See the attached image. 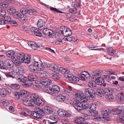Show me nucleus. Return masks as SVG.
<instances>
[{
	"label": "nucleus",
	"instance_id": "nucleus-11",
	"mask_svg": "<svg viewBox=\"0 0 124 124\" xmlns=\"http://www.w3.org/2000/svg\"><path fill=\"white\" fill-rule=\"evenodd\" d=\"M79 77L80 80H85L86 79L90 78V75L88 72L84 71L81 73L80 75L79 76Z\"/></svg>",
	"mask_w": 124,
	"mask_h": 124
},
{
	"label": "nucleus",
	"instance_id": "nucleus-63",
	"mask_svg": "<svg viewBox=\"0 0 124 124\" xmlns=\"http://www.w3.org/2000/svg\"><path fill=\"white\" fill-rule=\"evenodd\" d=\"M14 96L17 99H19L21 96L19 92H15L14 93Z\"/></svg>",
	"mask_w": 124,
	"mask_h": 124
},
{
	"label": "nucleus",
	"instance_id": "nucleus-41",
	"mask_svg": "<svg viewBox=\"0 0 124 124\" xmlns=\"http://www.w3.org/2000/svg\"><path fill=\"white\" fill-rule=\"evenodd\" d=\"M7 12L10 14H12L13 15L16 13L17 11L15 8H11L7 10Z\"/></svg>",
	"mask_w": 124,
	"mask_h": 124
},
{
	"label": "nucleus",
	"instance_id": "nucleus-33",
	"mask_svg": "<svg viewBox=\"0 0 124 124\" xmlns=\"http://www.w3.org/2000/svg\"><path fill=\"white\" fill-rule=\"evenodd\" d=\"M103 91L104 94L105 95L108 94L109 92H113V89L111 88H105L103 89Z\"/></svg>",
	"mask_w": 124,
	"mask_h": 124
},
{
	"label": "nucleus",
	"instance_id": "nucleus-15",
	"mask_svg": "<svg viewBox=\"0 0 124 124\" xmlns=\"http://www.w3.org/2000/svg\"><path fill=\"white\" fill-rule=\"evenodd\" d=\"M43 32L45 34L47 35L50 37L54 36V31L48 28L44 29L43 30Z\"/></svg>",
	"mask_w": 124,
	"mask_h": 124
},
{
	"label": "nucleus",
	"instance_id": "nucleus-32",
	"mask_svg": "<svg viewBox=\"0 0 124 124\" xmlns=\"http://www.w3.org/2000/svg\"><path fill=\"white\" fill-rule=\"evenodd\" d=\"M45 25V21L41 19H39L37 25L38 27L40 28H41Z\"/></svg>",
	"mask_w": 124,
	"mask_h": 124
},
{
	"label": "nucleus",
	"instance_id": "nucleus-42",
	"mask_svg": "<svg viewBox=\"0 0 124 124\" xmlns=\"http://www.w3.org/2000/svg\"><path fill=\"white\" fill-rule=\"evenodd\" d=\"M3 18L4 19L6 24L9 23L11 20V17L9 16H5Z\"/></svg>",
	"mask_w": 124,
	"mask_h": 124
},
{
	"label": "nucleus",
	"instance_id": "nucleus-16",
	"mask_svg": "<svg viewBox=\"0 0 124 124\" xmlns=\"http://www.w3.org/2000/svg\"><path fill=\"white\" fill-rule=\"evenodd\" d=\"M103 71L99 70H96L93 72V75L92 76V78L93 79L101 77Z\"/></svg>",
	"mask_w": 124,
	"mask_h": 124
},
{
	"label": "nucleus",
	"instance_id": "nucleus-50",
	"mask_svg": "<svg viewBox=\"0 0 124 124\" xmlns=\"http://www.w3.org/2000/svg\"><path fill=\"white\" fill-rule=\"evenodd\" d=\"M37 11L34 9H28V13L31 15H34L36 14Z\"/></svg>",
	"mask_w": 124,
	"mask_h": 124
},
{
	"label": "nucleus",
	"instance_id": "nucleus-10",
	"mask_svg": "<svg viewBox=\"0 0 124 124\" xmlns=\"http://www.w3.org/2000/svg\"><path fill=\"white\" fill-rule=\"evenodd\" d=\"M60 31L64 36H71L72 32L71 30L66 26H62L60 28Z\"/></svg>",
	"mask_w": 124,
	"mask_h": 124
},
{
	"label": "nucleus",
	"instance_id": "nucleus-47",
	"mask_svg": "<svg viewBox=\"0 0 124 124\" xmlns=\"http://www.w3.org/2000/svg\"><path fill=\"white\" fill-rule=\"evenodd\" d=\"M57 114L59 116L63 117L64 116V110L61 109H59L57 111Z\"/></svg>",
	"mask_w": 124,
	"mask_h": 124
},
{
	"label": "nucleus",
	"instance_id": "nucleus-59",
	"mask_svg": "<svg viewBox=\"0 0 124 124\" xmlns=\"http://www.w3.org/2000/svg\"><path fill=\"white\" fill-rule=\"evenodd\" d=\"M2 103L3 106L6 107L9 104V103L8 101L5 100H3Z\"/></svg>",
	"mask_w": 124,
	"mask_h": 124
},
{
	"label": "nucleus",
	"instance_id": "nucleus-13",
	"mask_svg": "<svg viewBox=\"0 0 124 124\" xmlns=\"http://www.w3.org/2000/svg\"><path fill=\"white\" fill-rule=\"evenodd\" d=\"M116 100L118 102H123L124 99V93H118L115 96Z\"/></svg>",
	"mask_w": 124,
	"mask_h": 124
},
{
	"label": "nucleus",
	"instance_id": "nucleus-3",
	"mask_svg": "<svg viewBox=\"0 0 124 124\" xmlns=\"http://www.w3.org/2000/svg\"><path fill=\"white\" fill-rule=\"evenodd\" d=\"M12 74H10V73H8L7 76V77L15 78L19 82H23V85L25 87H27L29 86L28 81L27 80V78L26 77L22 74H16L14 73H12Z\"/></svg>",
	"mask_w": 124,
	"mask_h": 124
},
{
	"label": "nucleus",
	"instance_id": "nucleus-46",
	"mask_svg": "<svg viewBox=\"0 0 124 124\" xmlns=\"http://www.w3.org/2000/svg\"><path fill=\"white\" fill-rule=\"evenodd\" d=\"M0 95L3 97L6 96L7 95V92L4 89H0Z\"/></svg>",
	"mask_w": 124,
	"mask_h": 124
},
{
	"label": "nucleus",
	"instance_id": "nucleus-51",
	"mask_svg": "<svg viewBox=\"0 0 124 124\" xmlns=\"http://www.w3.org/2000/svg\"><path fill=\"white\" fill-rule=\"evenodd\" d=\"M30 111L27 109H25L24 111H23L22 114L25 116H29L30 114Z\"/></svg>",
	"mask_w": 124,
	"mask_h": 124
},
{
	"label": "nucleus",
	"instance_id": "nucleus-53",
	"mask_svg": "<svg viewBox=\"0 0 124 124\" xmlns=\"http://www.w3.org/2000/svg\"><path fill=\"white\" fill-rule=\"evenodd\" d=\"M50 9L52 11L58 13H63L62 12L58 10L56 8H53L51 7H50Z\"/></svg>",
	"mask_w": 124,
	"mask_h": 124
},
{
	"label": "nucleus",
	"instance_id": "nucleus-64",
	"mask_svg": "<svg viewBox=\"0 0 124 124\" xmlns=\"http://www.w3.org/2000/svg\"><path fill=\"white\" fill-rule=\"evenodd\" d=\"M9 24H11L12 26H16L17 25V23L15 21L11 20L9 23Z\"/></svg>",
	"mask_w": 124,
	"mask_h": 124
},
{
	"label": "nucleus",
	"instance_id": "nucleus-35",
	"mask_svg": "<svg viewBox=\"0 0 124 124\" xmlns=\"http://www.w3.org/2000/svg\"><path fill=\"white\" fill-rule=\"evenodd\" d=\"M98 85H102L104 82V79L101 77L95 79Z\"/></svg>",
	"mask_w": 124,
	"mask_h": 124
},
{
	"label": "nucleus",
	"instance_id": "nucleus-7",
	"mask_svg": "<svg viewBox=\"0 0 124 124\" xmlns=\"http://www.w3.org/2000/svg\"><path fill=\"white\" fill-rule=\"evenodd\" d=\"M84 91L85 96L89 97V99H94L95 96V92L93 89L89 88H86Z\"/></svg>",
	"mask_w": 124,
	"mask_h": 124
},
{
	"label": "nucleus",
	"instance_id": "nucleus-23",
	"mask_svg": "<svg viewBox=\"0 0 124 124\" xmlns=\"http://www.w3.org/2000/svg\"><path fill=\"white\" fill-rule=\"evenodd\" d=\"M49 69L52 71L54 72H57L58 71V67L55 64L52 63L49 66Z\"/></svg>",
	"mask_w": 124,
	"mask_h": 124
},
{
	"label": "nucleus",
	"instance_id": "nucleus-22",
	"mask_svg": "<svg viewBox=\"0 0 124 124\" xmlns=\"http://www.w3.org/2000/svg\"><path fill=\"white\" fill-rule=\"evenodd\" d=\"M24 71L23 68L21 66H19L17 70H14L12 71V73H15L16 74H22Z\"/></svg>",
	"mask_w": 124,
	"mask_h": 124
},
{
	"label": "nucleus",
	"instance_id": "nucleus-21",
	"mask_svg": "<svg viewBox=\"0 0 124 124\" xmlns=\"http://www.w3.org/2000/svg\"><path fill=\"white\" fill-rule=\"evenodd\" d=\"M12 61H11L9 59H7L4 61V67H7V68L5 69V70L8 69L11 67L12 64Z\"/></svg>",
	"mask_w": 124,
	"mask_h": 124
},
{
	"label": "nucleus",
	"instance_id": "nucleus-62",
	"mask_svg": "<svg viewBox=\"0 0 124 124\" xmlns=\"http://www.w3.org/2000/svg\"><path fill=\"white\" fill-rule=\"evenodd\" d=\"M82 93L81 92H78L76 93L75 94V97L78 100H80V97Z\"/></svg>",
	"mask_w": 124,
	"mask_h": 124
},
{
	"label": "nucleus",
	"instance_id": "nucleus-54",
	"mask_svg": "<svg viewBox=\"0 0 124 124\" xmlns=\"http://www.w3.org/2000/svg\"><path fill=\"white\" fill-rule=\"evenodd\" d=\"M103 93V90L100 88H98L97 90L96 94L97 95L100 96Z\"/></svg>",
	"mask_w": 124,
	"mask_h": 124
},
{
	"label": "nucleus",
	"instance_id": "nucleus-4",
	"mask_svg": "<svg viewBox=\"0 0 124 124\" xmlns=\"http://www.w3.org/2000/svg\"><path fill=\"white\" fill-rule=\"evenodd\" d=\"M24 57H25V54L24 53H16L14 59L12 61L15 65L18 66L22 63L23 58H25Z\"/></svg>",
	"mask_w": 124,
	"mask_h": 124
},
{
	"label": "nucleus",
	"instance_id": "nucleus-20",
	"mask_svg": "<svg viewBox=\"0 0 124 124\" xmlns=\"http://www.w3.org/2000/svg\"><path fill=\"white\" fill-rule=\"evenodd\" d=\"M16 53L12 50L8 51L6 53L7 56L8 57L12 58L13 60L14 59V57Z\"/></svg>",
	"mask_w": 124,
	"mask_h": 124
},
{
	"label": "nucleus",
	"instance_id": "nucleus-48",
	"mask_svg": "<svg viewBox=\"0 0 124 124\" xmlns=\"http://www.w3.org/2000/svg\"><path fill=\"white\" fill-rule=\"evenodd\" d=\"M71 36H66L63 38L64 40L67 41H70L73 40V38L71 37Z\"/></svg>",
	"mask_w": 124,
	"mask_h": 124
},
{
	"label": "nucleus",
	"instance_id": "nucleus-19",
	"mask_svg": "<svg viewBox=\"0 0 124 124\" xmlns=\"http://www.w3.org/2000/svg\"><path fill=\"white\" fill-rule=\"evenodd\" d=\"M73 92V90L72 88L70 86H69L66 88L64 89V93L68 94V95L72 94Z\"/></svg>",
	"mask_w": 124,
	"mask_h": 124
},
{
	"label": "nucleus",
	"instance_id": "nucleus-9",
	"mask_svg": "<svg viewBox=\"0 0 124 124\" xmlns=\"http://www.w3.org/2000/svg\"><path fill=\"white\" fill-rule=\"evenodd\" d=\"M28 45L34 50H36L39 48V49H43L44 47L42 44L39 42L37 43L33 41H29L27 43Z\"/></svg>",
	"mask_w": 124,
	"mask_h": 124
},
{
	"label": "nucleus",
	"instance_id": "nucleus-38",
	"mask_svg": "<svg viewBox=\"0 0 124 124\" xmlns=\"http://www.w3.org/2000/svg\"><path fill=\"white\" fill-rule=\"evenodd\" d=\"M60 91V88L57 85H54L52 87V92H53L58 93Z\"/></svg>",
	"mask_w": 124,
	"mask_h": 124
},
{
	"label": "nucleus",
	"instance_id": "nucleus-17",
	"mask_svg": "<svg viewBox=\"0 0 124 124\" xmlns=\"http://www.w3.org/2000/svg\"><path fill=\"white\" fill-rule=\"evenodd\" d=\"M124 111V110L123 109H122V107L119 106L116 109L113 110L112 113L114 115H120L123 114Z\"/></svg>",
	"mask_w": 124,
	"mask_h": 124
},
{
	"label": "nucleus",
	"instance_id": "nucleus-36",
	"mask_svg": "<svg viewBox=\"0 0 124 124\" xmlns=\"http://www.w3.org/2000/svg\"><path fill=\"white\" fill-rule=\"evenodd\" d=\"M9 5V3L7 2H2L0 3V7L2 8H7Z\"/></svg>",
	"mask_w": 124,
	"mask_h": 124
},
{
	"label": "nucleus",
	"instance_id": "nucleus-30",
	"mask_svg": "<svg viewBox=\"0 0 124 124\" xmlns=\"http://www.w3.org/2000/svg\"><path fill=\"white\" fill-rule=\"evenodd\" d=\"M107 51L108 54L111 56L115 55L116 54L115 51L112 47H109L107 48Z\"/></svg>",
	"mask_w": 124,
	"mask_h": 124
},
{
	"label": "nucleus",
	"instance_id": "nucleus-24",
	"mask_svg": "<svg viewBox=\"0 0 124 124\" xmlns=\"http://www.w3.org/2000/svg\"><path fill=\"white\" fill-rule=\"evenodd\" d=\"M19 93L21 96L23 97H28L30 95L28 92L24 90H21Z\"/></svg>",
	"mask_w": 124,
	"mask_h": 124
},
{
	"label": "nucleus",
	"instance_id": "nucleus-37",
	"mask_svg": "<svg viewBox=\"0 0 124 124\" xmlns=\"http://www.w3.org/2000/svg\"><path fill=\"white\" fill-rule=\"evenodd\" d=\"M31 115L32 118L36 120H38L41 118L38 115L37 113H36L35 111V112H31Z\"/></svg>",
	"mask_w": 124,
	"mask_h": 124
},
{
	"label": "nucleus",
	"instance_id": "nucleus-52",
	"mask_svg": "<svg viewBox=\"0 0 124 124\" xmlns=\"http://www.w3.org/2000/svg\"><path fill=\"white\" fill-rule=\"evenodd\" d=\"M46 88V91L47 93H48L49 94H52L53 93L52 92V87H50L47 86L45 87Z\"/></svg>",
	"mask_w": 124,
	"mask_h": 124
},
{
	"label": "nucleus",
	"instance_id": "nucleus-34",
	"mask_svg": "<svg viewBox=\"0 0 124 124\" xmlns=\"http://www.w3.org/2000/svg\"><path fill=\"white\" fill-rule=\"evenodd\" d=\"M25 58H23L22 63H24L27 64L29 63L30 62L31 59L30 56L29 55L26 56L25 55Z\"/></svg>",
	"mask_w": 124,
	"mask_h": 124
},
{
	"label": "nucleus",
	"instance_id": "nucleus-1",
	"mask_svg": "<svg viewBox=\"0 0 124 124\" xmlns=\"http://www.w3.org/2000/svg\"><path fill=\"white\" fill-rule=\"evenodd\" d=\"M111 110L110 109L108 108H102L101 110V115L98 116V112L97 111L94 110L93 112V115L96 116L98 119H100L101 120H103V119L107 120L108 119L109 115L111 112Z\"/></svg>",
	"mask_w": 124,
	"mask_h": 124
},
{
	"label": "nucleus",
	"instance_id": "nucleus-31",
	"mask_svg": "<svg viewBox=\"0 0 124 124\" xmlns=\"http://www.w3.org/2000/svg\"><path fill=\"white\" fill-rule=\"evenodd\" d=\"M87 104H88V108H88L92 111H93L95 110L97 107L96 105L95 104L92 103L89 105L88 102H87Z\"/></svg>",
	"mask_w": 124,
	"mask_h": 124
},
{
	"label": "nucleus",
	"instance_id": "nucleus-18",
	"mask_svg": "<svg viewBox=\"0 0 124 124\" xmlns=\"http://www.w3.org/2000/svg\"><path fill=\"white\" fill-rule=\"evenodd\" d=\"M29 101L26 99L23 100V103L25 105L27 106H33V100L31 99Z\"/></svg>",
	"mask_w": 124,
	"mask_h": 124
},
{
	"label": "nucleus",
	"instance_id": "nucleus-12",
	"mask_svg": "<svg viewBox=\"0 0 124 124\" xmlns=\"http://www.w3.org/2000/svg\"><path fill=\"white\" fill-rule=\"evenodd\" d=\"M31 31L34 33V35L37 36H42V34L41 32V29L39 28L33 27L31 29Z\"/></svg>",
	"mask_w": 124,
	"mask_h": 124
},
{
	"label": "nucleus",
	"instance_id": "nucleus-39",
	"mask_svg": "<svg viewBox=\"0 0 124 124\" xmlns=\"http://www.w3.org/2000/svg\"><path fill=\"white\" fill-rule=\"evenodd\" d=\"M88 85L91 88H94L97 85L96 83L94 81H91L89 82Z\"/></svg>",
	"mask_w": 124,
	"mask_h": 124
},
{
	"label": "nucleus",
	"instance_id": "nucleus-49",
	"mask_svg": "<svg viewBox=\"0 0 124 124\" xmlns=\"http://www.w3.org/2000/svg\"><path fill=\"white\" fill-rule=\"evenodd\" d=\"M28 9L24 7L20 10L21 13L23 14H25L27 13L28 12Z\"/></svg>",
	"mask_w": 124,
	"mask_h": 124
},
{
	"label": "nucleus",
	"instance_id": "nucleus-29",
	"mask_svg": "<svg viewBox=\"0 0 124 124\" xmlns=\"http://www.w3.org/2000/svg\"><path fill=\"white\" fill-rule=\"evenodd\" d=\"M85 120L82 117L76 118L75 120V122L77 124H82Z\"/></svg>",
	"mask_w": 124,
	"mask_h": 124
},
{
	"label": "nucleus",
	"instance_id": "nucleus-8",
	"mask_svg": "<svg viewBox=\"0 0 124 124\" xmlns=\"http://www.w3.org/2000/svg\"><path fill=\"white\" fill-rule=\"evenodd\" d=\"M30 97L31 99L33 100V103L38 106H42L44 105V101L40 99L37 95L33 94L31 95Z\"/></svg>",
	"mask_w": 124,
	"mask_h": 124
},
{
	"label": "nucleus",
	"instance_id": "nucleus-6",
	"mask_svg": "<svg viewBox=\"0 0 124 124\" xmlns=\"http://www.w3.org/2000/svg\"><path fill=\"white\" fill-rule=\"evenodd\" d=\"M36 113H37L39 116L40 118L43 116L44 113H46L47 114H51L52 111V108L48 106L45 107L43 110L39 108H37L36 110Z\"/></svg>",
	"mask_w": 124,
	"mask_h": 124
},
{
	"label": "nucleus",
	"instance_id": "nucleus-61",
	"mask_svg": "<svg viewBox=\"0 0 124 124\" xmlns=\"http://www.w3.org/2000/svg\"><path fill=\"white\" fill-rule=\"evenodd\" d=\"M7 68V67H4L3 62L2 61L0 60V69H1L4 70L5 69Z\"/></svg>",
	"mask_w": 124,
	"mask_h": 124
},
{
	"label": "nucleus",
	"instance_id": "nucleus-14",
	"mask_svg": "<svg viewBox=\"0 0 124 124\" xmlns=\"http://www.w3.org/2000/svg\"><path fill=\"white\" fill-rule=\"evenodd\" d=\"M39 82L42 85H44L45 86H47L50 85L51 83L52 82L50 80L48 79L45 78L40 80Z\"/></svg>",
	"mask_w": 124,
	"mask_h": 124
},
{
	"label": "nucleus",
	"instance_id": "nucleus-25",
	"mask_svg": "<svg viewBox=\"0 0 124 124\" xmlns=\"http://www.w3.org/2000/svg\"><path fill=\"white\" fill-rule=\"evenodd\" d=\"M87 97L85 96H84V95L81 94L80 97V100H79V101H81L82 102H81L84 104H87L88 105L87 102L88 99Z\"/></svg>",
	"mask_w": 124,
	"mask_h": 124
},
{
	"label": "nucleus",
	"instance_id": "nucleus-58",
	"mask_svg": "<svg viewBox=\"0 0 124 124\" xmlns=\"http://www.w3.org/2000/svg\"><path fill=\"white\" fill-rule=\"evenodd\" d=\"M27 19V17L25 15L23 14L21 15L20 19H21L22 21L26 20Z\"/></svg>",
	"mask_w": 124,
	"mask_h": 124
},
{
	"label": "nucleus",
	"instance_id": "nucleus-60",
	"mask_svg": "<svg viewBox=\"0 0 124 124\" xmlns=\"http://www.w3.org/2000/svg\"><path fill=\"white\" fill-rule=\"evenodd\" d=\"M77 11V9L76 8H72L69 10L70 12V13L74 14L76 13Z\"/></svg>",
	"mask_w": 124,
	"mask_h": 124
},
{
	"label": "nucleus",
	"instance_id": "nucleus-40",
	"mask_svg": "<svg viewBox=\"0 0 124 124\" xmlns=\"http://www.w3.org/2000/svg\"><path fill=\"white\" fill-rule=\"evenodd\" d=\"M113 92L110 93V92L108 94L105 95L106 98L108 100H112L114 99V96L112 94Z\"/></svg>",
	"mask_w": 124,
	"mask_h": 124
},
{
	"label": "nucleus",
	"instance_id": "nucleus-44",
	"mask_svg": "<svg viewBox=\"0 0 124 124\" xmlns=\"http://www.w3.org/2000/svg\"><path fill=\"white\" fill-rule=\"evenodd\" d=\"M11 88L14 90L18 89L20 88V86L17 84H12L11 85Z\"/></svg>",
	"mask_w": 124,
	"mask_h": 124
},
{
	"label": "nucleus",
	"instance_id": "nucleus-45",
	"mask_svg": "<svg viewBox=\"0 0 124 124\" xmlns=\"http://www.w3.org/2000/svg\"><path fill=\"white\" fill-rule=\"evenodd\" d=\"M50 76L51 78L55 80L58 79L59 78V77L56 74H51L50 75Z\"/></svg>",
	"mask_w": 124,
	"mask_h": 124
},
{
	"label": "nucleus",
	"instance_id": "nucleus-26",
	"mask_svg": "<svg viewBox=\"0 0 124 124\" xmlns=\"http://www.w3.org/2000/svg\"><path fill=\"white\" fill-rule=\"evenodd\" d=\"M28 78V80L31 81H36L37 78V76L34 74L29 75Z\"/></svg>",
	"mask_w": 124,
	"mask_h": 124
},
{
	"label": "nucleus",
	"instance_id": "nucleus-56",
	"mask_svg": "<svg viewBox=\"0 0 124 124\" xmlns=\"http://www.w3.org/2000/svg\"><path fill=\"white\" fill-rule=\"evenodd\" d=\"M70 72H69L68 73H67L65 75V77L68 78L70 80H71L72 79V77L74 75L72 74H70Z\"/></svg>",
	"mask_w": 124,
	"mask_h": 124
},
{
	"label": "nucleus",
	"instance_id": "nucleus-57",
	"mask_svg": "<svg viewBox=\"0 0 124 124\" xmlns=\"http://www.w3.org/2000/svg\"><path fill=\"white\" fill-rule=\"evenodd\" d=\"M79 79H80L79 77L78 78L73 76L71 81L74 82H77L79 81Z\"/></svg>",
	"mask_w": 124,
	"mask_h": 124
},
{
	"label": "nucleus",
	"instance_id": "nucleus-2",
	"mask_svg": "<svg viewBox=\"0 0 124 124\" xmlns=\"http://www.w3.org/2000/svg\"><path fill=\"white\" fill-rule=\"evenodd\" d=\"M33 64L30 65L29 69L31 71L35 73H40V71L43 70L44 66L41 62L36 61L33 62Z\"/></svg>",
	"mask_w": 124,
	"mask_h": 124
},
{
	"label": "nucleus",
	"instance_id": "nucleus-5",
	"mask_svg": "<svg viewBox=\"0 0 124 124\" xmlns=\"http://www.w3.org/2000/svg\"><path fill=\"white\" fill-rule=\"evenodd\" d=\"M73 105L74 107L79 111H81L83 109H86L88 107L87 104H84L77 100H74Z\"/></svg>",
	"mask_w": 124,
	"mask_h": 124
},
{
	"label": "nucleus",
	"instance_id": "nucleus-28",
	"mask_svg": "<svg viewBox=\"0 0 124 124\" xmlns=\"http://www.w3.org/2000/svg\"><path fill=\"white\" fill-rule=\"evenodd\" d=\"M65 96L62 94H59L57 96L56 100L58 102H63L65 99Z\"/></svg>",
	"mask_w": 124,
	"mask_h": 124
},
{
	"label": "nucleus",
	"instance_id": "nucleus-43",
	"mask_svg": "<svg viewBox=\"0 0 124 124\" xmlns=\"http://www.w3.org/2000/svg\"><path fill=\"white\" fill-rule=\"evenodd\" d=\"M117 118L123 123L124 124V115H123V113L121 115H118Z\"/></svg>",
	"mask_w": 124,
	"mask_h": 124
},
{
	"label": "nucleus",
	"instance_id": "nucleus-27",
	"mask_svg": "<svg viewBox=\"0 0 124 124\" xmlns=\"http://www.w3.org/2000/svg\"><path fill=\"white\" fill-rule=\"evenodd\" d=\"M69 71L67 69H65L63 67H61L58 68V71L57 73H59V72H61L62 74H65V75L67 73H68Z\"/></svg>",
	"mask_w": 124,
	"mask_h": 124
},
{
	"label": "nucleus",
	"instance_id": "nucleus-55",
	"mask_svg": "<svg viewBox=\"0 0 124 124\" xmlns=\"http://www.w3.org/2000/svg\"><path fill=\"white\" fill-rule=\"evenodd\" d=\"M6 12L2 9L0 10V16L2 17V18H3L6 15Z\"/></svg>",
	"mask_w": 124,
	"mask_h": 124
}]
</instances>
